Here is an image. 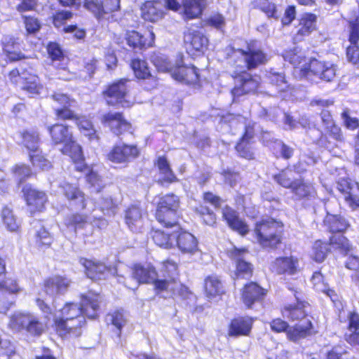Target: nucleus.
Returning <instances> with one entry per match:
<instances>
[{"label":"nucleus","instance_id":"f257e3e1","mask_svg":"<svg viewBox=\"0 0 359 359\" xmlns=\"http://www.w3.org/2000/svg\"><path fill=\"white\" fill-rule=\"evenodd\" d=\"M100 297L88 292L82 297L81 307L76 304L67 303L54 316L57 332L61 337H77L81 335V327L85 323L84 313L90 318L97 316Z\"/></svg>","mask_w":359,"mask_h":359},{"label":"nucleus","instance_id":"f03ea898","mask_svg":"<svg viewBox=\"0 0 359 359\" xmlns=\"http://www.w3.org/2000/svg\"><path fill=\"white\" fill-rule=\"evenodd\" d=\"M283 57L294 66V74L298 78L311 80L315 76L329 82L336 76L337 67L334 64L316 59H306L302 50L297 47L286 50Z\"/></svg>","mask_w":359,"mask_h":359},{"label":"nucleus","instance_id":"7ed1b4c3","mask_svg":"<svg viewBox=\"0 0 359 359\" xmlns=\"http://www.w3.org/2000/svg\"><path fill=\"white\" fill-rule=\"evenodd\" d=\"M51 140L55 144H62L61 151L69 156L75 164V168L79 171L89 170L83 163L81 147L73 137L72 133L68 126L63 124H55L48 128Z\"/></svg>","mask_w":359,"mask_h":359},{"label":"nucleus","instance_id":"20e7f679","mask_svg":"<svg viewBox=\"0 0 359 359\" xmlns=\"http://www.w3.org/2000/svg\"><path fill=\"white\" fill-rule=\"evenodd\" d=\"M8 327L15 332L25 331L32 336H40L46 330L47 323L34 313L18 311L11 316Z\"/></svg>","mask_w":359,"mask_h":359},{"label":"nucleus","instance_id":"39448f33","mask_svg":"<svg viewBox=\"0 0 359 359\" xmlns=\"http://www.w3.org/2000/svg\"><path fill=\"white\" fill-rule=\"evenodd\" d=\"M70 283L71 281L68 278L60 276L48 278L44 281L43 292L39 293V297L36 299V302L39 309L44 314L45 319L50 320L52 311L50 306L43 299L44 296L53 297L63 294L67 290Z\"/></svg>","mask_w":359,"mask_h":359},{"label":"nucleus","instance_id":"423d86ee","mask_svg":"<svg viewBox=\"0 0 359 359\" xmlns=\"http://www.w3.org/2000/svg\"><path fill=\"white\" fill-rule=\"evenodd\" d=\"M133 278L135 280L133 284L128 282L126 283V287L130 289H135L140 283H153L156 289L163 291L168 289L170 283L167 280H160L159 275L155 268L151 264L135 265L132 270Z\"/></svg>","mask_w":359,"mask_h":359},{"label":"nucleus","instance_id":"0eeeda50","mask_svg":"<svg viewBox=\"0 0 359 359\" xmlns=\"http://www.w3.org/2000/svg\"><path fill=\"white\" fill-rule=\"evenodd\" d=\"M180 201L177 196L167 194L161 198L156 210L157 220L165 225L177 227V213Z\"/></svg>","mask_w":359,"mask_h":359},{"label":"nucleus","instance_id":"6e6552de","mask_svg":"<svg viewBox=\"0 0 359 359\" xmlns=\"http://www.w3.org/2000/svg\"><path fill=\"white\" fill-rule=\"evenodd\" d=\"M325 224L332 232H336L330 238V245L334 249H338L342 252L346 253L351 249L348 241L340 232L346 229L348 224L341 216L328 214L324 221Z\"/></svg>","mask_w":359,"mask_h":359},{"label":"nucleus","instance_id":"1a4fd4ad","mask_svg":"<svg viewBox=\"0 0 359 359\" xmlns=\"http://www.w3.org/2000/svg\"><path fill=\"white\" fill-rule=\"evenodd\" d=\"M126 80L121 79L109 85L103 92V96L107 104L111 106H121L122 107H131L135 101L128 94V88Z\"/></svg>","mask_w":359,"mask_h":359},{"label":"nucleus","instance_id":"9d476101","mask_svg":"<svg viewBox=\"0 0 359 359\" xmlns=\"http://www.w3.org/2000/svg\"><path fill=\"white\" fill-rule=\"evenodd\" d=\"M278 223L273 219L257 223L255 233L259 243L263 247H275L280 243Z\"/></svg>","mask_w":359,"mask_h":359},{"label":"nucleus","instance_id":"9b49d317","mask_svg":"<svg viewBox=\"0 0 359 359\" xmlns=\"http://www.w3.org/2000/svg\"><path fill=\"white\" fill-rule=\"evenodd\" d=\"M234 57H241L242 60L240 63L237 64L238 67H244L248 69H252L257 67L259 65L264 64L266 60V55L257 46L255 42L248 43L245 49H238L233 51Z\"/></svg>","mask_w":359,"mask_h":359},{"label":"nucleus","instance_id":"f8f14e48","mask_svg":"<svg viewBox=\"0 0 359 359\" xmlns=\"http://www.w3.org/2000/svg\"><path fill=\"white\" fill-rule=\"evenodd\" d=\"M184 41L190 55L203 53L208 45V38L201 32L194 29H189L185 32Z\"/></svg>","mask_w":359,"mask_h":359},{"label":"nucleus","instance_id":"ddd939ff","mask_svg":"<svg viewBox=\"0 0 359 359\" xmlns=\"http://www.w3.org/2000/svg\"><path fill=\"white\" fill-rule=\"evenodd\" d=\"M236 86L231 91L233 100L241 95L255 92L259 86L260 78L244 73L236 76Z\"/></svg>","mask_w":359,"mask_h":359},{"label":"nucleus","instance_id":"4468645a","mask_svg":"<svg viewBox=\"0 0 359 359\" xmlns=\"http://www.w3.org/2000/svg\"><path fill=\"white\" fill-rule=\"evenodd\" d=\"M121 0H90L85 8L97 18H104L105 15L117 11L120 8Z\"/></svg>","mask_w":359,"mask_h":359},{"label":"nucleus","instance_id":"2eb2a0df","mask_svg":"<svg viewBox=\"0 0 359 359\" xmlns=\"http://www.w3.org/2000/svg\"><path fill=\"white\" fill-rule=\"evenodd\" d=\"M102 123L109 127L111 131L116 135H120L125 132H130L132 129L131 125L126 121L119 112H109L102 117Z\"/></svg>","mask_w":359,"mask_h":359},{"label":"nucleus","instance_id":"dca6fc26","mask_svg":"<svg viewBox=\"0 0 359 359\" xmlns=\"http://www.w3.org/2000/svg\"><path fill=\"white\" fill-rule=\"evenodd\" d=\"M139 154V149L135 145H117L109 153L108 159L116 163H125L137 157Z\"/></svg>","mask_w":359,"mask_h":359},{"label":"nucleus","instance_id":"f3484780","mask_svg":"<svg viewBox=\"0 0 359 359\" xmlns=\"http://www.w3.org/2000/svg\"><path fill=\"white\" fill-rule=\"evenodd\" d=\"M24 197L32 212L41 211L47 202V196L43 191L25 185L22 189Z\"/></svg>","mask_w":359,"mask_h":359},{"label":"nucleus","instance_id":"a211bd4d","mask_svg":"<svg viewBox=\"0 0 359 359\" xmlns=\"http://www.w3.org/2000/svg\"><path fill=\"white\" fill-rule=\"evenodd\" d=\"M172 77L180 82L194 83L198 80V74L195 67L184 66L181 57L172 70Z\"/></svg>","mask_w":359,"mask_h":359},{"label":"nucleus","instance_id":"6ab92c4d","mask_svg":"<svg viewBox=\"0 0 359 359\" xmlns=\"http://www.w3.org/2000/svg\"><path fill=\"white\" fill-rule=\"evenodd\" d=\"M142 18L149 22H157L164 17V4L160 0L145 1L140 8Z\"/></svg>","mask_w":359,"mask_h":359},{"label":"nucleus","instance_id":"aec40b11","mask_svg":"<svg viewBox=\"0 0 359 359\" xmlns=\"http://www.w3.org/2000/svg\"><path fill=\"white\" fill-rule=\"evenodd\" d=\"M316 29V16L311 13H304L296 27L293 39L296 42L302 41L305 36L311 34Z\"/></svg>","mask_w":359,"mask_h":359},{"label":"nucleus","instance_id":"412c9836","mask_svg":"<svg viewBox=\"0 0 359 359\" xmlns=\"http://www.w3.org/2000/svg\"><path fill=\"white\" fill-rule=\"evenodd\" d=\"M229 254L230 257L236 262L237 277L242 276L245 278L250 276L252 273V267L250 264L245 260L248 255V250L245 248H233L229 252Z\"/></svg>","mask_w":359,"mask_h":359},{"label":"nucleus","instance_id":"4be33fe9","mask_svg":"<svg viewBox=\"0 0 359 359\" xmlns=\"http://www.w3.org/2000/svg\"><path fill=\"white\" fill-rule=\"evenodd\" d=\"M177 227L171 226V228L176 229L175 244L176 243L178 248L184 253H194L197 251L198 241L195 236L187 231H180L177 225Z\"/></svg>","mask_w":359,"mask_h":359},{"label":"nucleus","instance_id":"5701e85b","mask_svg":"<svg viewBox=\"0 0 359 359\" xmlns=\"http://www.w3.org/2000/svg\"><path fill=\"white\" fill-rule=\"evenodd\" d=\"M65 197L77 208L84 209L86 207L84 193L76 185L65 182L60 185Z\"/></svg>","mask_w":359,"mask_h":359},{"label":"nucleus","instance_id":"b1692460","mask_svg":"<svg viewBox=\"0 0 359 359\" xmlns=\"http://www.w3.org/2000/svg\"><path fill=\"white\" fill-rule=\"evenodd\" d=\"M155 35L149 31L146 35H142L136 31H128L126 34V39L129 46L133 48H143L151 46L154 41Z\"/></svg>","mask_w":359,"mask_h":359},{"label":"nucleus","instance_id":"393cba45","mask_svg":"<svg viewBox=\"0 0 359 359\" xmlns=\"http://www.w3.org/2000/svg\"><path fill=\"white\" fill-rule=\"evenodd\" d=\"M315 332L311 319H305V324L298 323L289 327L286 331V334L287 339L297 342Z\"/></svg>","mask_w":359,"mask_h":359},{"label":"nucleus","instance_id":"a878e982","mask_svg":"<svg viewBox=\"0 0 359 359\" xmlns=\"http://www.w3.org/2000/svg\"><path fill=\"white\" fill-rule=\"evenodd\" d=\"M222 217L232 230L240 234L245 235L249 231L248 225L238 217L236 212L231 208L226 206L222 209Z\"/></svg>","mask_w":359,"mask_h":359},{"label":"nucleus","instance_id":"bb28decb","mask_svg":"<svg viewBox=\"0 0 359 359\" xmlns=\"http://www.w3.org/2000/svg\"><path fill=\"white\" fill-rule=\"evenodd\" d=\"M282 314L284 318L292 321L299 320V323L305 324V319H311L306 313L305 304L302 302L285 306L282 310Z\"/></svg>","mask_w":359,"mask_h":359},{"label":"nucleus","instance_id":"cd10ccee","mask_svg":"<svg viewBox=\"0 0 359 359\" xmlns=\"http://www.w3.org/2000/svg\"><path fill=\"white\" fill-rule=\"evenodd\" d=\"M298 268V260L293 257L277 258L271 266L273 271L278 274H294Z\"/></svg>","mask_w":359,"mask_h":359},{"label":"nucleus","instance_id":"c85d7f7f","mask_svg":"<svg viewBox=\"0 0 359 359\" xmlns=\"http://www.w3.org/2000/svg\"><path fill=\"white\" fill-rule=\"evenodd\" d=\"M266 294V291L255 283L246 285L242 292V300L243 304L250 307L254 302L260 301Z\"/></svg>","mask_w":359,"mask_h":359},{"label":"nucleus","instance_id":"c756f323","mask_svg":"<svg viewBox=\"0 0 359 359\" xmlns=\"http://www.w3.org/2000/svg\"><path fill=\"white\" fill-rule=\"evenodd\" d=\"M253 320L248 317H240L231 320L228 331V335L238 337L248 335L252 325Z\"/></svg>","mask_w":359,"mask_h":359},{"label":"nucleus","instance_id":"7c9ffc66","mask_svg":"<svg viewBox=\"0 0 359 359\" xmlns=\"http://www.w3.org/2000/svg\"><path fill=\"white\" fill-rule=\"evenodd\" d=\"M166 229L164 231L156 230L152 233V238L154 243L164 248H170L175 245V241L176 238L175 231H171L168 227L170 226H165Z\"/></svg>","mask_w":359,"mask_h":359},{"label":"nucleus","instance_id":"2f4dec72","mask_svg":"<svg viewBox=\"0 0 359 359\" xmlns=\"http://www.w3.org/2000/svg\"><path fill=\"white\" fill-rule=\"evenodd\" d=\"M22 90L32 95L40 94L43 86L40 83L37 76L32 74H23L20 83Z\"/></svg>","mask_w":359,"mask_h":359},{"label":"nucleus","instance_id":"473e14b6","mask_svg":"<svg viewBox=\"0 0 359 359\" xmlns=\"http://www.w3.org/2000/svg\"><path fill=\"white\" fill-rule=\"evenodd\" d=\"M205 292L209 299H212L224 294V287L220 280L215 276H210L205 280Z\"/></svg>","mask_w":359,"mask_h":359},{"label":"nucleus","instance_id":"72a5a7b5","mask_svg":"<svg viewBox=\"0 0 359 359\" xmlns=\"http://www.w3.org/2000/svg\"><path fill=\"white\" fill-rule=\"evenodd\" d=\"M125 219L131 231L139 230L142 226V210L137 206H131L126 212Z\"/></svg>","mask_w":359,"mask_h":359},{"label":"nucleus","instance_id":"f704fd0d","mask_svg":"<svg viewBox=\"0 0 359 359\" xmlns=\"http://www.w3.org/2000/svg\"><path fill=\"white\" fill-rule=\"evenodd\" d=\"M205 4V0H184L183 6L186 18L192 19L200 16Z\"/></svg>","mask_w":359,"mask_h":359},{"label":"nucleus","instance_id":"c9c22d12","mask_svg":"<svg viewBox=\"0 0 359 359\" xmlns=\"http://www.w3.org/2000/svg\"><path fill=\"white\" fill-rule=\"evenodd\" d=\"M158 273L159 277L162 276L163 279L160 280H167L169 282H174L176 280V276L178 274V266L175 262L167 259L161 264Z\"/></svg>","mask_w":359,"mask_h":359},{"label":"nucleus","instance_id":"e433bc0d","mask_svg":"<svg viewBox=\"0 0 359 359\" xmlns=\"http://www.w3.org/2000/svg\"><path fill=\"white\" fill-rule=\"evenodd\" d=\"M81 264L85 267L87 276L91 278H100V276L107 270V266L99 262L81 259Z\"/></svg>","mask_w":359,"mask_h":359},{"label":"nucleus","instance_id":"4c0bfd02","mask_svg":"<svg viewBox=\"0 0 359 359\" xmlns=\"http://www.w3.org/2000/svg\"><path fill=\"white\" fill-rule=\"evenodd\" d=\"M311 281L316 290L325 293L331 300L336 303L338 296L334 290H330L324 281V278L320 272H315L311 278Z\"/></svg>","mask_w":359,"mask_h":359},{"label":"nucleus","instance_id":"58836bf2","mask_svg":"<svg viewBox=\"0 0 359 359\" xmlns=\"http://www.w3.org/2000/svg\"><path fill=\"white\" fill-rule=\"evenodd\" d=\"M292 191L298 198L313 196L316 193L313 185L302 180L294 181Z\"/></svg>","mask_w":359,"mask_h":359},{"label":"nucleus","instance_id":"ea45409f","mask_svg":"<svg viewBox=\"0 0 359 359\" xmlns=\"http://www.w3.org/2000/svg\"><path fill=\"white\" fill-rule=\"evenodd\" d=\"M22 144L30 151L37 152L39 149V137L36 130H25L20 133Z\"/></svg>","mask_w":359,"mask_h":359},{"label":"nucleus","instance_id":"a19ab883","mask_svg":"<svg viewBox=\"0 0 359 359\" xmlns=\"http://www.w3.org/2000/svg\"><path fill=\"white\" fill-rule=\"evenodd\" d=\"M156 165L162 175L163 180L168 182H174L177 180L173 173L167 158L165 156H159L157 159Z\"/></svg>","mask_w":359,"mask_h":359},{"label":"nucleus","instance_id":"79ce46f5","mask_svg":"<svg viewBox=\"0 0 359 359\" xmlns=\"http://www.w3.org/2000/svg\"><path fill=\"white\" fill-rule=\"evenodd\" d=\"M1 218L6 229L11 231L18 230L20 223L14 215L13 210L8 207H4L1 211Z\"/></svg>","mask_w":359,"mask_h":359},{"label":"nucleus","instance_id":"37998d69","mask_svg":"<svg viewBox=\"0 0 359 359\" xmlns=\"http://www.w3.org/2000/svg\"><path fill=\"white\" fill-rule=\"evenodd\" d=\"M348 191L344 195L346 202L352 209L359 207V183L348 184Z\"/></svg>","mask_w":359,"mask_h":359},{"label":"nucleus","instance_id":"c03bdc74","mask_svg":"<svg viewBox=\"0 0 359 359\" xmlns=\"http://www.w3.org/2000/svg\"><path fill=\"white\" fill-rule=\"evenodd\" d=\"M276 182L285 188L292 189L294 184L293 172L290 170H285L274 176Z\"/></svg>","mask_w":359,"mask_h":359},{"label":"nucleus","instance_id":"a18cd8bd","mask_svg":"<svg viewBox=\"0 0 359 359\" xmlns=\"http://www.w3.org/2000/svg\"><path fill=\"white\" fill-rule=\"evenodd\" d=\"M252 137V135L251 132L247 130L241 141L238 143L236 147V149L240 156L248 159H250L253 157V154L250 151V148L248 146V140Z\"/></svg>","mask_w":359,"mask_h":359},{"label":"nucleus","instance_id":"49530a36","mask_svg":"<svg viewBox=\"0 0 359 359\" xmlns=\"http://www.w3.org/2000/svg\"><path fill=\"white\" fill-rule=\"evenodd\" d=\"M131 67L138 79H147L150 76L147 64L144 60L135 59L131 62Z\"/></svg>","mask_w":359,"mask_h":359},{"label":"nucleus","instance_id":"de8ad7c7","mask_svg":"<svg viewBox=\"0 0 359 359\" xmlns=\"http://www.w3.org/2000/svg\"><path fill=\"white\" fill-rule=\"evenodd\" d=\"M152 62L159 72H169L172 74V70L175 69V65H172L168 60V58L163 55H154Z\"/></svg>","mask_w":359,"mask_h":359},{"label":"nucleus","instance_id":"09e8293b","mask_svg":"<svg viewBox=\"0 0 359 359\" xmlns=\"http://www.w3.org/2000/svg\"><path fill=\"white\" fill-rule=\"evenodd\" d=\"M327 252V245L321 241H317L313 245L311 256L315 261L322 262L325 259Z\"/></svg>","mask_w":359,"mask_h":359},{"label":"nucleus","instance_id":"8fccbe9b","mask_svg":"<svg viewBox=\"0 0 359 359\" xmlns=\"http://www.w3.org/2000/svg\"><path fill=\"white\" fill-rule=\"evenodd\" d=\"M20 290L21 288L15 280L6 279L0 283V297H5L7 293L15 294Z\"/></svg>","mask_w":359,"mask_h":359},{"label":"nucleus","instance_id":"3c124183","mask_svg":"<svg viewBox=\"0 0 359 359\" xmlns=\"http://www.w3.org/2000/svg\"><path fill=\"white\" fill-rule=\"evenodd\" d=\"M76 125L79 130L85 135L89 136L91 139L95 135V130L93 128L92 123L84 116L76 118Z\"/></svg>","mask_w":359,"mask_h":359},{"label":"nucleus","instance_id":"603ef678","mask_svg":"<svg viewBox=\"0 0 359 359\" xmlns=\"http://www.w3.org/2000/svg\"><path fill=\"white\" fill-rule=\"evenodd\" d=\"M107 321L110 322L118 330H121L126 323V318L123 312L116 311L107 316Z\"/></svg>","mask_w":359,"mask_h":359},{"label":"nucleus","instance_id":"864d4df0","mask_svg":"<svg viewBox=\"0 0 359 359\" xmlns=\"http://www.w3.org/2000/svg\"><path fill=\"white\" fill-rule=\"evenodd\" d=\"M87 222V217L80 214H73L67 217L65 219V225L67 226H74L81 228Z\"/></svg>","mask_w":359,"mask_h":359},{"label":"nucleus","instance_id":"5fc2aeb1","mask_svg":"<svg viewBox=\"0 0 359 359\" xmlns=\"http://www.w3.org/2000/svg\"><path fill=\"white\" fill-rule=\"evenodd\" d=\"M170 285L168 289L165 290L170 291L175 295H179L183 298H187L189 294V290L187 287L182 285L180 283L175 280L174 282H169Z\"/></svg>","mask_w":359,"mask_h":359},{"label":"nucleus","instance_id":"6e6d98bb","mask_svg":"<svg viewBox=\"0 0 359 359\" xmlns=\"http://www.w3.org/2000/svg\"><path fill=\"white\" fill-rule=\"evenodd\" d=\"M29 156L32 162V164L36 167H39L42 170H48L51 167L50 162L46 158H45L43 156L41 155L40 154H30Z\"/></svg>","mask_w":359,"mask_h":359},{"label":"nucleus","instance_id":"4d7b16f0","mask_svg":"<svg viewBox=\"0 0 359 359\" xmlns=\"http://www.w3.org/2000/svg\"><path fill=\"white\" fill-rule=\"evenodd\" d=\"M47 49L49 57L53 62L61 61L62 60H64L63 53L59 44L53 42L50 43L48 45Z\"/></svg>","mask_w":359,"mask_h":359},{"label":"nucleus","instance_id":"13d9d810","mask_svg":"<svg viewBox=\"0 0 359 359\" xmlns=\"http://www.w3.org/2000/svg\"><path fill=\"white\" fill-rule=\"evenodd\" d=\"M53 241L52 235L43 227L36 233V243L39 245L49 246Z\"/></svg>","mask_w":359,"mask_h":359},{"label":"nucleus","instance_id":"bf43d9fd","mask_svg":"<svg viewBox=\"0 0 359 359\" xmlns=\"http://www.w3.org/2000/svg\"><path fill=\"white\" fill-rule=\"evenodd\" d=\"M271 82L277 86L280 91H284L287 88V81L285 76L282 74L271 73L269 76Z\"/></svg>","mask_w":359,"mask_h":359},{"label":"nucleus","instance_id":"052dcab7","mask_svg":"<svg viewBox=\"0 0 359 359\" xmlns=\"http://www.w3.org/2000/svg\"><path fill=\"white\" fill-rule=\"evenodd\" d=\"M208 24L217 29L222 30L226 25L224 18L221 14L212 15L208 19Z\"/></svg>","mask_w":359,"mask_h":359},{"label":"nucleus","instance_id":"680f3d73","mask_svg":"<svg viewBox=\"0 0 359 359\" xmlns=\"http://www.w3.org/2000/svg\"><path fill=\"white\" fill-rule=\"evenodd\" d=\"M86 180L97 191H100L102 186V180L97 173L92 170L87 174Z\"/></svg>","mask_w":359,"mask_h":359},{"label":"nucleus","instance_id":"e2e57ef3","mask_svg":"<svg viewBox=\"0 0 359 359\" xmlns=\"http://www.w3.org/2000/svg\"><path fill=\"white\" fill-rule=\"evenodd\" d=\"M53 100L57 102L59 104L66 106H74L75 104V100L71 99L67 95L61 93H55L52 95Z\"/></svg>","mask_w":359,"mask_h":359},{"label":"nucleus","instance_id":"0e129e2a","mask_svg":"<svg viewBox=\"0 0 359 359\" xmlns=\"http://www.w3.org/2000/svg\"><path fill=\"white\" fill-rule=\"evenodd\" d=\"M68 105L64 106L62 109H55V114L58 118L60 119H76L78 116L74 111L69 109Z\"/></svg>","mask_w":359,"mask_h":359},{"label":"nucleus","instance_id":"69168bd1","mask_svg":"<svg viewBox=\"0 0 359 359\" xmlns=\"http://www.w3.org/2000/svg\"><path fill=\"white\" fill-rule=\"evenodd\" d=\"M25 24L26 30L29 34H33L39 31L40 23L38 20L32 17H25Z\"/></svg>","mask_w":359,"mask_h":359},{"label":"nucleus","instance_id":"338daca9","mask_svg":"<svg viewBox=\"0 0 359 359\" xmlns=\"http://www.w3.org/2000/svg\"><path fill=\"white\" fill-rule=\"evenodd\" d=\"M14 172L20 182L30 177L32 173L30 168L25 165H17L15 168Z\"/></svg>","mask_w":359,"mask_h":359},{"label":"nucleus","instance_id":"774afa93","mask_svg":"<svg viewBox=\"0 0 359 359\" xmlns=\"http://www.w3.org/2000/svg\"><path fill=\"white\" fill-rule=\"evenodd\" d=\"M346 55L349 62L353 64L359 62V46L356 44L348 46Z\"/></svg>","mask_w":359,"mask_h":359}]
</instances>
